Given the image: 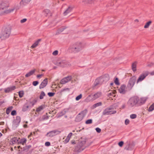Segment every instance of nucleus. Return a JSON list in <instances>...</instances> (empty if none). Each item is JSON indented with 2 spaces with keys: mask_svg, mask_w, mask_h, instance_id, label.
<instances>
[{
  "mask_svg": "<svg viewBox=\"0 0 154 154\" xmlns=\"http://www.w3.org/2000/svg\"><path fill=\"white\" fill-rule=\"evenodd\" d=\"M13 8H14V10H15L16 11H17L20 8V6L18 5H17L14 7Z\"/></svg>",
  "mask_w": 154,
  "mask_h": 154,
  "instance_id": "79ce46f5",
  "label": "nucleus"
},
{
  "mask_svg": "<svg viewBox=\"0 0 154 154\" xmlns=\"http://www.w3.org/2000/svg\"><path fill=\"white\" fill-rule=\"evenodd\" d=\"M104 82H106L109 80V77L108 75H106L101 76Z\"/></svg>",
  "mask_w": 154,
  "mask_h": 154,
  "instance_id": "c85d7f7f",
  "label": "nucleus"
},
{
  "mask_svg": "<svg viewBox=\"0 0 154 154\" xmlns=\"http://www.w3.org/2000/svg\"><path fill=\"white\" fill-rule=\"evenodd\" d=\"M126 86L124 85H121L118 90L119 93L121 94H124L126 92L125 90Z\"/></svg>",
  "mask_w": 154,
  "mask_h": 154,
  "instance_id": "f3484780",
  "label": "nucleus"
},
{
  "mask_svg": "<svg viewBox=\"0 0 154 154\" xmlns=\"http://www.w3.org/2000/svg\"><path fill=\"white\" fill-rule=\"evenodd\" d=\"M101 95V93L100 92H98L94 94L93 95V99L95 100L96 99L98 98Z\"/></svg>",
  "mask_w": 154,
  "mask_h": 154,
  "instance_id": "aec40b11",
  "label": "nucleus"
},
{
  "mask_svg": "<svg viewBox=\"0 0 154 154\" xmlns=\"http://www.w3.org/2000/svg\"><path fill=\"white\" fill-rule=\"evenodd\" d=\"M61 132V131L55 130L50 131L46 135L47 137H52L56 135L59 134Z\"/></svg>",
  "mask_w": 154,
  "mask_h": 154,
  "instance_id": "0eeeda50",
  "label": "nucleus"
},
{
  "mask_svg": "<svg viewBox=\"0 0 154 154\" xmlns=\"http://www.w3.org/2000/svg\"><path fill=\"white\" fill-rule=\"evenodd\" d=\"M85 141H82L81 143H80L78 145L75 147V150L78 152H80L83 149H81V148L83 145L85 144Z\"/></svg>",
  "mask_w": 154,
  "mask_h": 154,
  "instance_id": "dca6fc26",
  "label": "nucleus"
},
{
  "mask_svg": "<svg viewBox=\"0 0 154 154\" xmlns=\"http://www.w3.org/2000/svg\"><path fill=\"white\" fill-rule=\"evenodd\" d=\"M58 51L57 50H55L53 52L52 54L54 56H56L58 54Z\"/></svg>",
  "mask_w": 154,
  "mask_h": 154,
  "instance_id": "49530a36",
  "label": "nucleus"
},
{
  "mask_svg": "<svg viewBox=\"0 0 154 154\" xmlns=\"http://www.w3.org/2000/svg\"><path fill=\"white\" fill-rule=\"evenodd\" d=\"M14 11V10L13 8H10L7 10H5L2 11L0 13V15H3L5 14H9L13 12Z\"/></svg>",
  "mask_w": 154,
  "mask_h": 154,
  "instance_id": "9b49d317",
  "label": "nucleus"
},
{
  "mask_svg": "<svg viewBox=\"0 0 154 154\" xmlns=\"http://www.w3.org/2000/svg\"><path fill=\"white\" fill-rule=\"evenodd\" d=\"M153 63H151L150 64H148L147 65V66H151L152 65H153Z\"/></svg>",
  "mask_w": 154,
  "mask_h": 154,
  "instance_id": "338daca9",
  "label": "nucleus"
},
{
  "mask_svg": "<svg viewBox=\"0 0 154 154\" xmlns=\"http://www.w3.org/2000/svg\"><path fill=\"white\" fill-rule=\"evenodd\" d=\"M93 98L91 97V95H90L88 96V97L85 100V102H88L91 101H93Z\"/></svg>",
  "mask_w": 154,
  "mask_h": 154,
  "instance_id": "7c9ffc66",
  "label": "nucleus"
},
{
  "mask_svg": "<svg viewBox=\"0 0 154 154\" xmlns=\"http://www.w3.org/2000/svg\"><path fill=\"white\" fill-rule=\"evenodd\" d=\"M116 112V110L110 111L109 110V109H106L103 111V115H111L115 114Z\"/></svg>",
  "mask_w": 154,
  "mask_h": 154,
  "instance_id": "f8f14e48",
  "label": "nucleus"
},
{
  "mask_svg": "<svg viewBox=\"0 0 154 154\" xmlns=\"http://www.w3.org/2000/svg\"><path fill=\"white\" fill-rule=\"evenodd\" d=\"M82 94H79V95L76 97L75 98L76 100L77 101L79 100V99L82 98Z\"/></svg>",
  "mask_w": 154,
  "mask_h": 154,
  "instance_id": "c03bdc74",
  "label": "nucleus"
},
{
  "mask_svg": "<svg viewBox=\"0 0 154 154\" xmlns=\"http://www.w3.org/2000/svg\"><path fill=\"white\" fill-rule=\"evenodd\" d=\"M72 133H70L68 135V136L67 137H68L69 139H70V138L72 136Z\"/></svg>",
  "mask_w": 154,
  "mask_h": 154,
  "instance_id": "e2e57ef3",
  "label": "nucleus"
},
{
  "mask_svg": "<svg viewBox=\"0 0 154 154\" xmlns=\"http://www.w3.org/2000/svg\"><path fill=\"white\" fill-rule=\"evenodd\" d=\"M11 142L13 144H14L18 142V139L17 137H14L11 139Z\"/></svg>",
  "mask_w": 154,
  "mask_h": 154,
  "instance_id": "cd10ccee",
  "label": "nucleus"
},
{
  "mask_svg": "<svg viewBox=\"0 0 154 154\" xmlns=\"http://www.w3.org/2000/svg\"><path fill=\"white\" fill-rule=\"evenodd\" d=\"M154 109V103H153L149 108L148 111L151 112Z\"/></svg>",
  "mask_w": 154,
  "mask_h": 154,
  "instance_id": "e433bc0d",
  "label": "nucleus"
},
{
  "mask_svg": "<svg viewBox=\"0 0 154 154\" xmlns=\"http://www.w3.org/2000/svg\"><path fill=\"white\" fill-rule=\"evenodd\" d=\"M20 120V117L19 116H17L16 119L13 122V127L14 128L17 127L19 124Z\"/></svg>",
  "mask_w": 154,
  "mask_h": 154,
  "instance_id": "9d476101",
  "label": "nucleus"
},
{
  "mask_svg": "<svg viewBox=\"0 0 154 154\" xmlns=\"http://www.w3.org/2000/svg\"><path fill=\"white\" fill-rule=\"evenodd\" d=\"M36 70L35 69L30 71L25 75L26 77H28L31 75H32L35 72Z\"/></svg>",
  "mask_w": 154,
  "mask_h": 154,
  "instance_id": "b1692460",
  "label": "nucleus"
},
{
  "mask_svg": "<svg viewBox=\"0 0 154 154\" xmlns=\"http://www.w3.org/2000/svg\"><path fill=\"white\" fill-rule=\"evenodd\" d=\"M70 139L68 137H67L66 139L64 141V142L65 143H67L69 141Z\"/></svg>",
  "mask_w": 154,
  "mask_h": 154,
  "instance_id": "8fccbe9b",
  "label": "nucleus"
},
{
  "mask_svg": "<svg viewBox=\"0 0 154 154\" xmlns=\"http://www.w3.org/2000/svg\"><path fill=\"white\" fill-rule=\"evenodd\" d=\"M137 115L135 114H132L130 115V117L131 119H134L136 118Z\"/></svg>",
  "mask_w": 154,
  "mask_h": 154,
  "instance_id": "a18cd8bd",
  "label": "nucleus"
},
{
  "mask_svg": "<svg viewBox=\"0 0 154 154\" xmlns=\"http://www.w3.org/2000/svg\"><path fill=\"white\" fill-rule=\"evenodd\" d=\"M13 108V107L11 106L7 108L6 110V113L7 114H8L10 113L11 111L12 110Z\"/></svg>",
  "mask_w": 154,
  "mask_h": 154,
  "instance_id": "4c0bfd02",
  "label": "nucleus"
},
{
  "mask_svg": "<svg viewBox=\"0 0 154 154\" xmlns=\"http://www.w3.org/2000/svg\"><path fill=\"white\" fill-rule=\"evenodd\" d=\"M45 95L44 92L43 91H42L40 94V95L39 97V98L40 99H42L44 97Z\"/></svg>",
  "mask_w": 154,
  "mask_h": 154,
  "instance_id": "58836bf2",
  "label": "nucleus"
},
{
  "mask_svg": "<svg viewBox=\"0 0 154 154\" xmlns=\"http://www.w3.org/2000/svg\"><path fill=\"white\" fill-rule=\"evenodd\" d=\"M26 140L25 139H23L20 141H18V144H22V145H24L26 143Z\"/></svg>",
  "mask_w": 154,
  "mask_h": 154,
  "instance_id": "f704fd0d",
  "label": "nucleus"
},
{
  "mask_svg": "<svg viewBox=\"0 0 154 154\" xmlns=\"http://www.w3.org/2000/svg\"><path fill=\"white\" fill-rule=\"evenodd\" d=\"M97 132L98 133H100L101 131V130L99 128H97L95 129Z\"/></svg>",
  "mask_w": 154,
  "mask_h": 154,
  "instance_id": "4d7b16f0",
  "label": "nucleus"
},
{
  "mask_svg": "<svg viewBox=\"0 0 154 154\" xmlns=\"http://www.w3.org/2000/svg\"><path fill=\"white\" fill-rule=\"evenodd\" d=\"M73 8L71 6H69L64 12L63 14L64 16H66L72 10Z\"/></svg>",
  "mask_w": 154,
  "mask_h": 154,
  "instance_id": "412c9836",
  "label": "nucleus"
},
{
  "mask_svg": "<svg viewBox=\"0 0 154 154\" xmlns=\"http://www.w3.org/2000/svg\"><path fill=\"white\" fill-rule=\"evenodd\" d=\"M116 93V91H112V92H110L108 94V96L109 97L111 96V95H112L113 94H115Z\"/></svg>",
  "mask_w": 154,
  "mask_h": 154,
  "instance_id": "09e8293b",
  "label": "nucleus"
},
{
  "mask_svg": "<svg viewBox=\"0 0 154 154\" xmlns=\"http://www.w3.org/2000/svg\"><path fill=\"white\" fill-rule=\"evenodd\" d=\"M29 106L26 104H25L23 106L22 108V111L25 112L27 111L29 109Z\"/></svg>",
  "mask_w": 154,
  "mask_h": 154,
  "instance_id": "473e14b6",
  "label": "nucleus"
},
{
  "mask_svg": "<svg viewBox=\"0 0 154 154\" xmlns=\"http://www.w3.org/2000/svg\"><path fill=\"white\" fill-rule=\"evenodd\" d=\"M129 120L128 119H126L125 121V124L126 125H127L129 123Z\"/></svg>",
  "mask_w": 154,
  "mask_h": 154,
  "instance_id": "13d9d810",
  "label": "nucleus"
},
{
  "mask_svg": "<svg viewBox=\"0 0 154 154\" xmlns=\"http://www.w3.org/2000/svg\"><path fill=\"white\" fill-rule=\"evenodd\" d=\"M48 84V79H45L41 83L39 86V88L41 89L45 87Z\"/></svg>",
  "mask_w": 154,
  "mask_h": 154,
  "instance_id": "2eb2a0df",
  "label": "nucleus"
},
{
  "mask_svg": "<svg viewBox=\"0 0 154 154\" xmlns=\"http://www.w3.org/2000/svg\"><path fill=\"white\" fill-rule=\"evenodd\" d=\"M83 45L81 42H78L74 43L70 47V49L72 51L75 53H77L83 48Z\"/></svg>",
  "mask_w": 154,
  "mask_h": 154,
  "instance_id": "f03ea898",
  "label": "nucleus"
},
{
  "mask_svg": "<svg viewBox=\"0 0 154 154\" xmlns=\"http://www.w3.org/2000/svg\"><path fill=\"white\" fill-rule=\"evenodd\" d=\"M149 74V72L147 71L143 72L139 77L137 80V84L138 82H141Z\"/></svg>",
  "mask_w": 154,
  "mask_h": 154,
  "instance_id": "423d86ee",
  "label": "nucleus"
},
{
  "mask_svg": "<svg viewBox=\"0 0 154 154\" xmlns=\"http://www.w3.org/2000/svg\"><path fill=\"white\" fill-rule=\"evenodd\" d=\"M72 79L71 76H68L62 79L60 81V83L62 84H64L71 80Z\"/></svg>",
  "mask_w": 154,
  "mask_h": 154,
  "instance_id": "ddd939ff",
  "label": "nucleus"
},
{
  "mask_svg": "<svg viewBox=\"0 0 154 154\" xmlns=\"http://www.w3.org/2000/svg\"><path fill=\"white\" fill-rule=\"evenodd\" d=\"M37 77L38 78L40 79V78L41 77V75H40V74L39 75H38L37 76Z\"/></svg>",
  "mask_w": 154,
  "mask_h": 154,
  "instance_id": "774afa93",
  "label": "nucleus"
},
{
  "mask_svg": "<svg viewBox=\"0 0 154 154\" xmlns=\"http://www.w3.org/2000/svg\"><path fill=\"white\" fill-rule=\"evenodd\" d=\"M69 91V88H65L64 89H62L61 91V92H63L64 91Z\"/></svg>",
  "mask_w": 154,
  "mask_h": 154,
  "instance_id": "603ef678",
  "label": "nucleus"
},
{
  "mask_svg": "<svg viewBox=\"0 0 154 154\" xmlns=\"http://www.w3.org/2000/svg\"><path fill=\"white\" fill-rule=\"evenodd\" d=\"M38 84V82L37 81H35L32 82V84L34 86H36Z\"/></svg>",
  "mask_w": 154,
  "mask_h": 154,
  "instance_id": "864d4df0",
  "label": "nucleus"
},
{
  "mask_svg": "<svg viewBox=\"0 0 154 154\" xmlns=\"http://www.w3.org/2000/svg\"><path fill=\"white\" fill-rule=\"evenodd\" d=\"M27 20V19L26 18L23 19L20 21V22L21 23H23L25 22Z\"/></svg>",
  "mask_w": 154,
  "mask_h": 154,
  "instance_id": "5fc2aeb1",
  "label": "nucleus"
},
{
  "mask_svg": "<svg viewBox=\"0 0 154 154\" xmlns=\"http://www.w3.org/2000/svg\"><path fill=\"white\" fill-rule=\"evenodd\" d=\"M41 39H38L32 45L31 48H34L36 47L38 45L39 43L41 41Z\"/></svg>",
  "mask_w": 154,
  "mask_h": 154,
  "instance_id": "393cba45",
  "label": "nucleus"
},
{
  "mask_svg": "<svg viewBox=\"0 0 154 154\" xmlns=\"http://www.w3.org/2000/svg\"><path fill=\"white\" fill-rule=\"evenodd\" d=\"M36 102V100H33L32 102V105L33 106Z\"/></svg>",
  "mask_w": 154,
  "mask_h": 154,
  "instance_id": "680f3d73",
  "label": "nucleus"
},
{
  "mask_svg": "<svg viewBox=\"0 0 154 154\" xmlns=\"http://www.w3.org/2000/svg\"><path fill=\"white\" fill-rule=\"evenodd\" d=\"M114 83L117 85H120V83L119 82V79L117 78H116L114 80Z\"/></svg>",
  "mask_w": 154,
  "mask_h": 154,
  "instance_id": "ea45409f",
  "label": "nucleus"
},
{
  "mask_svg": "<svg viewBox=\"0 0 154 154\" xmlns=\"http://www.w3.org/2000/svg\"><path fill=\"white\" fill-rule=\"evenodd\" d=\"M152 22L151 21H149L146 23L144 26V28L145 29L148 28L152 23Z\"/></svg>",
  "mask_w": 154,
  "mask_h": 154,
  "instance_id": "72a5a7b5",
  "label": "nucleus"
},
{
  "mask_svg": "<svg viewBox=\"0 0 154 154\" xmlns=\"http://www.w3.org/2000/svg\"><path fill=\"white\" fill-rule=\"evenodd\" d=\"M32 0H22L20 3V6L25 5L28 4Z\"/></svg>",
  "mask_w": 154,
  "mask_h": 154,
  "instance_id": "6ab92c4d",
  "label": "nucleus"
},
{
  "mask_svg": "<svg viewBox=\"0 0 154 154\" xmlns=\"http://www.w3.org/2000/svg\"><path fill=\"white\" fill-rule=\"evenodd\" d=\"M137 62H134L132 63L131 69L134 72H135L137 70L136 67L137 66Z\"/></svg>",
  "mask_w": 154,
  "mask_h": 154,
  "instance_id": "4be33fe9",
  "label": "nucleus"
},
{
  "mask_svg": "<svg viewBox=\"0 0 154 154\" xmlns=\"http://www.w3.org/2000/svg\"><path fill=\"white\" fill-rule=\"evenodd\" d=\"M124 144V142L123 141H120L119 143V146H120L122 147L123 146V144Z\"/></svg>",
  "mask_w": 154,
  "mask_h": 154,
  "instance_id": "bf43d9fd",
  "label": "nucleus"
},
{
  "mask_svg": "<svg viewBox=\"0 0 154 154\" xmlns=\"http://www.w3.org/2000/svg\"><path fill=\"white\" fill-rule=\"evenodd\" d=\"M55 93H52V92H49L48 93V95L50 97L53 96Z\"/></svg>",
  "mask_w": 154,
  "mask_h": 154,
  "instance_id": "3c124183",
  "label": "nucleus"
},
{
  "mask_svg": "<svg viewBox=\"0 0 154 154\" xmlns=\"http://www.w3.org/2000/svg\"><path fill=\"white\" fill-rule=\"evenodd\" d=\"M11 115L12 116H14L16 115V112L15 110H13L12 111L11 113Z\"/></svg>",
  "mask_w": 154,
  "mask_h": 154,
  "instance_id": "6e6d98bb",
  "label": "nucleus"
},
{
  "mask_svg": "<svg viewBox=\"0 0 154 154\" xmlns=\"http://www.w3.org/2000/svg\"><path fill=\"white\" fill-rule=\"evenodd\" d=\"M134 143H129L125 147V149L127 150H131L134 149Z\"/></svg>",
  "mask_w": 154,
  "mask_h": 154,
  "instance_id": "4468645a",
  "label": "nucleus"
},
{
  "mask_svg": "<svg viewBox=\"0 0 154 154\" xmlns=\"http://www.w3.org/2000/svg\"><path fill=\"white\" fill-rule=\"evenodd\" d=\"M44 108V106H41L37 109L36 111L37 112H39L42 110Z\"/></svg>",
  "mask_w": 154,
  "mask_h": 154,
  "instance_id": "c9c22d12",
  "label": "nucleus"
},
{
  "mask_svg": "<svg viewBox=\"0 0 154 154\" xmlns=\"http://www.w3.org/2000/svg\"><path fill=\"white\" fill-rule=\"evenodd\" d=\"M147 98L146 97L141 98L139 100L138 99V103L141 104L144 103L147 100Z\"/></svg>",
  "mask_w": 154,
  "mask_h": 154,
  "instance_id": "bb28decb",
  "label": "nucleus"
},
{
  "mask_svg": "<svg viewBox=\"0 0 154 154\" xmlns=\"http://www.w3.org/2000/svg\"><path fill=\"white\" fill-rule=\"evenodd\" d=\"M45 146H49L50 145V143L49 142H47L45 143Z\"/></svg>",
  "mask_w": 154,
  "mask_h": 154,
  "instance_id": "052dcab7",
  "label": "nucleus"
},
{
  "mask_svg": "<svg viewBox=\"0 0 154 154\" xmlns=\"http://www.w3.org/2000/svg\"><path fill=\"white\" fill-rule=\"evenodd\" d=\"M104 82V81L103 80V79H102L101 76L97 78L95 81L92 87L93 89H94L96 86L99 85H101Z\"/></svg>",
  "mask_w": 154,
  "mask_h": 154,
  "instance_id": "39448f33",
  "label": "nucleus"
},
{
  "mask_svg": "<svg viewBox=\"0 0 154 154\" xmlns=\"http://www.w3.org/2000/svg\"><path fill=\"white\" fill-rule=\"evenodd\" d=\"M11 27L10 26L4 27L0 34V38L1 40H5L8 38L11 34Z\"/></svg>",
  "mask_w": 154,
  "mask_h": 154,
  "instance_id": "f257e3e1",
  "label": "nucleus"
},
{
  "mask_svg": "<svg viewBox=\"0 0 154 154\" xmlns=\"http://www.w3.org/2000/svg\"><path fill=\"white\" fill-rule=\"evenodd\" d=\"M138 102V98L137 97H134L130 98L127 103L128 108H132L135 106Z\"/></svg>",
  "mask_w": 154,
  "mask_h": 154,
  "instance_id": "7ed1b4c3",
  "label": "nucleus"
},
{
  "mask_svg": "<svg viewBox=\"0 0 154 154\" xmlns=\"http://www.w3.org/2000/svg\"><path fill=\"white\" fill-rule=\"evenodd\" d=\"M35 134V132H34L33 133H31L28 136V137H29L31 135H33Z\"/></svg>",
  "mask_w": 154,
  "mask_h": 154,
  "instance_id": "69168bd1",
  "label": "nucleus"
},
{
  "mask_svg": "<svg viewBox=\"0 0 154 154\" xmlns=\"http://www.w3.org/2000/svg\"><path fill=\"white\" fill-rule=\"evenodd\" d=\"M102 104V103L100 102L94 104L92 106L91 108L92 109H94L97 107L101 106Z\"/></svg>",
  "mask_w": 154,
  "mask_h": 154,
  "instance_id": "c756f323",
  "label": "nucleus"
},
{
  "mask_svg": "<svg viewBox=\"0 0 154 154\" xmlns=\"http://www.w3.org/2000/svg\"><path fill=\"white\" fill-rule=\"evenodd\" d=\"M149 74H150L151 75H154V70L150 73H149Z\"/></svg>",
  "mask_w": 154,
  "mask_h": 154,
  "instance_id": "0e129e2a",
  "label": "nucleus"
},
{
  "mask_svg": "<svg viewBox=\"0 0 154 154\" xmlns=\"http://www.w3.org/2000/svg\"><path fill=\"white\" fill-rule=\"evenodd\" d=\"M65 28L64 27H62L60 28L58 30L57 33H60L63 31Z\"/></svg>",
  "mask_w": 154,
  "mask_h": 154,
  "instance_id": "de8ad7c7",
  "label": "nucleus"
},
{
  "mask_svg": "<svg viewBox=\"0 0 154 154\" xmlns=\"http://www.w3.org/2000/svg\"><path fill=\"white\" fill-rule=\"evenodd\" d=\"M56 65L62 67H69L71 66V64L69 62L64 60L57 62Z\"/></svg>",
  "mask_w": 154,
  "mask_h": 154,
  "instance_id": "20e7f679",
  "label": "nucleus"
},
{
  "mask_svg": "<svg viewBox=\"0 0 154 154\" xmlns=\"http://www.w3.org/2000/svg\"><path fill=\"white\" fill-rule=\"evenodd\" d=\"M16 89L15 86H12L4 89L5 92L6 93H8L12 91L15 90Z\"/></svg>",
  "mask_w": 154,
  "mask_h": 154,
  "instance_id": "a211bd4d",
  "label": "nucleus"
},
{
  "mask_svg": "<svg viewBox=\"0 0 154 154\" xmlns=\"http://www.w3.org/2000/svg\"><path fill=\"white\" fill-rule=\"evenodd\" d=\"M9 6L8 2H2L0 4V13L3 10L8 8Z\"/></svg>",
  "mask_w": 154,
  "mask_h": 154,
  "instance_id": "6e6552de",
  "label": "nucleus"
},
{
  "mask_svg": "<svg viewBox=\"0 0 154 154\" xmlns=\"http://www.w3.org/2000/svg\"><path fill=\"white\" fill-rule=\"evenodd\" d=\"M136 79L137 77L135 76H133L130 78L128 85L129 87L131 88L133 87L136 82Z\"/></svg>",
  "mask_w": 154,
  "mask_h": 154,
  "instance_id": "1a4fd4ad",
  "label": "nucleus"
},
{
  "mask_svg": "<svg viewBox=\"0 0 154 154\" xmlns=\"http://www.w3.org/2000/svg\"><path fill=\"white\" fill-rule=\"evenodd\" d=\"M92 122V119H89L87 120L85 122L87 124H91Z\"/></svg>",
  "mask_w": 154,
  "mask_h": 154,
  "instance_id": "a19ab883",
  "label": "nucleus"
},
{
  "mask_svg": "<svg viewBox=\"0 0 154 154\" xmlns=\"http://www.w3.org/2000/svg\"><path fill=\"white\" fill-rule=\"evenodd\" d=\"M83 118L79 114L76 117L75 121L77 122H79L81 121Z\"/></svg>",
  "mask_w": 154,
  "mask_h": 154,
  "instance_id": "a878e982",
  "label": "nucleus"
},
{
  "mask_svg": "<svg viewBox=\"0 0 154 154\" xmlns=\"http://www.w3.org/2000/svg\"><path fill=\"white\" fill-rule=\"evenodd\" d=\"M44 12L45 13L44 14L46 16L49 17L52 15V13L48 9L45 10Z\"/></svg>",
  "mask_w": 154,
  "mask_h": 154,
  "instance_id": "5701e85b",
  "label": "nucleus"
},
{
  "mask_svg": "<svg viewBox=\"0 0 154 154\" xmlns=\"http://www.w3.org/2000/svg\"><path fill=\"white\" fill-rule=\"evenodd\" d=\"M19 95L20 97L21 98L22 97L24 94V93L23 91H20L19 92Z\"/></svg>",
  "mask_w": 154,
  "mask_h": 154,
  "instance_id": "37998d69",
  "label": "nucleus"
},
{
  "mask_svg": "<svg viewBox=\"0 0 154 154\" xmlns=\"http://www.w3.org/2000/svg\"><path fill=\"white\" fill-rule=\"evenodd\" d=\"M87 112V109H85L83 111H82L79 114L83 117L84 118L86 115Z\"/></svg>",
  "mask_w": 154,
  "mask_h": 154,
  "instance_id": "2f4dec72",
  "label": "nucleus"
}]
</instances>
